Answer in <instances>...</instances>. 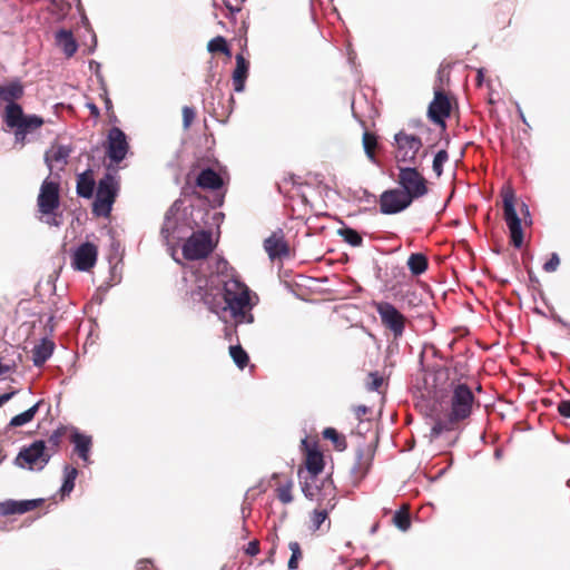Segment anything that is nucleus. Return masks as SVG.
<instances>
[{
	"instance_id": "f257e3e1",
	"label": "nucleus",
	"mask_w": 570,
	"mask_h": 570,
	"mask_svg": "<svg viewBox=\"0 0 570 570\" xmlns=\"http://www.w3.org/2000/svg\"><path fill=\"white\" fill-rule=\"evenodd\" d=\"M228 263L225 259L218 262V273L209 278H197L196 286L190 291L194 302H203L210 312L218 314L229 309L237 324H250L254 322L249 313V288L235 275L225 274Z\"/></svg>"
},
{
	"instance_id": "f03ea898",
	"label": "nucleus",
	"mask_w": 570,
	"mask_h": 570,
	"mask_svg": "<svg viewBox=\"0 0 570 570\" xmlns=\"http://www.w3.org/2000/svg\"><path fill=\"white\" fill-rule=\"evenodd\" d=\"M474 401V394L465 383L454 385L450 399V411L435 420L430 432L431 439H438L444 431H452L459 422L466 420L472 413Z\"/></svg>"
},
{
	"instance_id": "7ed1b4c3",
	"label": "nucleus",
	"mask_w": 570,
	"mask_h": 570,
	"mask_svg": "<svg viewBox=\"0 0 570 570\" xmlns=\"http://www.w3.org/2000/svg\"><path fill=\"white\" fill-rule=\"evenodd\" d=\"M324 469L323 454L317 450H309L306 455V471H298L302 492L306 499L314 501L321 500L317 495H332L336 488L333 480L327 476L323 480L318 479V474Z\"/></svg>"
},
{
	"instance_id": "20e7f679",
	"label": "nucleus",
	"mask_w": 570,
	"mask_h": 570,
	"mask_svg": "<svg viewBox=\"0 0 570 570\" xmlns=\"http://www.w3.org/2000/svg\"><path fill=\"white\" fill-rule=\"evenodd\" d=\"M180 199L174 202L165 215L164 224L161 226L160 235L165 244L175 249L176 245L185 240L197 226L191 217V210L183 208Z\"/></svg>"
},
{
	"instance_id": "39448f33",
	"label": "nucleus",
	"mask_w": 570,
	"mask_h": 570,
	"mask_svg": "<svg viewBox=\"0 0 570 570\" xmlns=\"http://www.w3.org/2000/svg\"><path fill=\"white\" fill-rule=\"evenodd\" d=\"M3 121L13 131L14 145L22 148L31 140L33 134L45 124L38 115H26L21 106H11L4 110Z\"/></svg>"
},
{
	"instance_id": "423d86ee",
	"label": "nucleus",
	"mask_w": 570,
	"mask_h": 570,
	"mask_svg": "<svg viewBox=\"0 0 570 570\" xmlns=\"http://www.w3.org/2000/svg\"><path fill=\"white\" fill-rule=\"evenodd\" d=\"M39 212L43 216V222L50 226L59 227L61 225V214H58L60 206L59 184L45 179L40 186L37 198Z\"/></svg>"
},
{
	"instance_id": "0eeeda50",
	"label": "nucleus",
	"mask_w": 570,
	"mask_h": 570,
	"mask_svg": "<svg viewBox=\"0 0 570 570\" xmlns=\"http://www.w3.org/2000/svg\"><path fill=\"white\" fill-rule=\"evenodd\" d=\"M51 454L47 451L43 440H36L20 449L14 459V465L30 471H41L49 463Z\"/></svg>"
},
{
	"instance_id": "6e6552de",
	"label": "nucleus",
	"mask_w": 570,
	"mask_h": 570,
	"mask_svg": "<svg viewBox=\"0 0 570 570\" xmlns=\"http://www.w3.org/2000/svg\"><path fill=\"white\" fill-rule=\"evenodd\" d=\"M397 184L403 193H406L411 200L423 197L428 194L426 179L417 170L415 165L409 167L399 166Z\"/></svg>"
},
{
	"instance_id": "1a4fd4ad",
	"label": "nucleus",
	"mask_w": 570,
	"mask_h": 570,
	"mask_svg": "<svg viewBox=\"0 0 570 570\" xmlns=\"http://www.w3.org/2000/svg\"><path fill=\"white\" fill-rule=\"evenodd\" d=\"M214 249L212 233L207 230L193 232L183 245V255L188 261L207 257Z\"/></svg>"
},
{
	"instance_id": "9d476101",
	"label": "nucleus",
	"mask_w": 570,
	"mask_h": 570,
	"mask_svg": "<svg viewBox=\"0 0 570 570\" xmlns=\"http://www.w3.org/2000/svg\"><path fill=\"white\" fill-rule=\"evenodd\" d=\"M396 145L395 159L397 163L417 165V154L423 146L420 137L401 130L394 135Z\"/></svg>"
},
{
	"instance_id": "9b49d317",
	"label": "nucleus",
	"mask_w": 570,
	"mask_h": 570,
	"mask_svg": "<svg viewBox=\"0 0 570 570\" xmlns=\"http://www.w3.org/2000/svg\"><path fill=\"white\" fill-rule=\"evenodd\" d=\"M503 216L510 232L511 243L515 248L523 245V230L521 218L514 207L513 191L505 193L503 197Z\"/></svg>"
},
{
	"instance_id": "f8f14e48",
	"label": "nucleus",
	"mask_w": 570,
	"mask_h": 570,
	"mask_svg": "<svg viewBox=\"0 0 570 570\" xmlns=\"http://www.w3.org/2000/svg\"><path fill=\"white\" fill-rule=\"evenodd\" d=\"M375 309L381 317L382 324L393 333L394 337L403 335L405 317L393 304L379 302L375 303Z\"/></svg>"
},
{
	"instance_id": "ddd939ff",
	"label": "nucleus",
	"mask_w": 570,
	"mask_h": 570,
	"mask_svg": "<svg viewBox=\"0 0 570 570\" xmlns=\"http://www.w3.org/2000/svg\"><path fill=\"white\" fill-rule=\"evenodd\" d=\"M380 212L384 215L399 214L411 206L413 200L401 191L400 188H392L380 195Z\"/></svg>"
},
{
	"instance_id": "4468645a",
	"label": "nucleus",
	"mask_w": 570,
	"mask_h": 570,
	"mask_svg": "<svg viewBox=\"0 0 570 570\" xmlns=\"http://www.w3.org/2000/svg\"><path fill=\"white\" fill-rule=\"evenodd\" d=\"M107 156L115 163L119 164L125 159L129 145L126 134L118 127H112L108 131Z\"/></svg>"
},
{
	"instance_id": "2eb2a0df",
	"label": "nucleus",
	"mask_w": 570,
	"mask_h": 570,
	"mask_svg": "<svg viewBox=\"0 0 570 570\" xmlns=\"http://www.w3.org/2000/svg\"><path fill=\"white\" fill-rule=\"evenodd\" d=\"M98 249L92 243L80 244L72 254V267L80 272H87L95 266L97 262Z\"/></svg>"
},
{
	"instance_id": "dca6fc26",
	"label": "nucleus",
	"mask_w": 570,
	"mask_h": 570,
	"mask_svg": "<svg viewBox=\"0 0 570 570\" xmlns=\"http://www.w3.org/2000/svg\"><path fill=\"white\" fill-rule=\"evenodd\" d=\"M428 116L434 124L445 126V118L450 116V101L442 91L434 92V99L429 105Z\"/></svg>"
},
{
	"instance_id": "f3484780",
	"label": "nucleus",
	"mask_w": 570,
	"mask_h": 570,
	"mask_svg": "<svg viewBox=\"0 0 570 570\" xmlns=\"http://www.w3.org/2000/svg\"><path fill=\"white\" fill-rule=\"evenodd\" d=\"M43 499L6 500L0 502V515L22 514L41 505Z\"/></svg>"
},
{
	"instance_id": "a211bd4d",
	"label": "nucleus",
	"mask_w": 570,
	"mask_h": 570,
	"mask_svg": "<svg viewBox=\"0 0 570 570\" xmlns=\"http://www.w3.org/2000/svg\"><path fill=\"white\" fill-rule=\"evenodd\" d=\"M264 249L266 250L268 257L272 261L276 258H282L289 254V248L284 239V234L282 229L274 232L264 240Z\"/></svg>"
},
{
	"instance_id": "6ab92c4d",
	"label": "nucleus",
	"mask_w": 570,
	"mask_h": 570,
	"mask_svg": "<svg viewBox=\"0 0 570 570\" xmlns=\"http://www.w3.org/2000/svg\"><path fill=\"white\" fill-rule=\"evenodd\" d=\"M23 94V85L18 79L0 83V100L6 102L4 110H9L11 106H20L17 100H19Z\"/></svg>"
},
{
	"instance_id": "aec40b11",
	"label": "nucleus",
	"mask_w": 570,
	"mask_h": 570,
	"mask_svg": "<svg viewBox=\"0 0 570 570\" xmlns=\"http://www.w3.org/2000/svg\"><path fill=\"white\" fill-rule=\"evenodd\" d=\"M321 500H316L321 509H315L312 517V522L315 529H320L322 523L327 519L328 512L336 505V491L332 495L323 499V495H317Z\"/></svg>"
},
{
	"instance_id": "412c9836",
	"label": "nucleus",
	"mask_w": 570,
	"mask_h": 570,
	"mask_svg": "<svg viewBox=\"0 0 570 570\" xmlns=\"http://www.w3.org/2000/svg\"><path fill=\"white\" fill-rule=\"evenodd\" d=\"M249 63L238 53L236 56V67L233 72V85L236 92H242L245 89V82L248 76Z\"/></svg>"
},
{
	"instance_id": "4be33fe9",
	"label": "nucleus",
	"mask_w": 570,
	"mask_h": 570,
	"mask_svg": "<svg viewBox=\"0 0 570 570\" xmlns=\"http://www.w3.org/2000/svg\"><path fill=\"white\" fill-rule=\"evenodd\" d=\"M55 343L49 338H42L41 342L32 348V363L36 367L42 366L52 355Z\"/></svg>"
},
{
	"instance_id": "5701e85b",
	"label": "nucleus",
	"mask_w": 570,
	"mask_h": 570,
	"mask_svg": "<svg viewBox=\"0 0 570 570\" xmlns=\"http://www.w3.org/2000/svg\"><path fill=\"white\" fill-rule=\"evenodd\" d=\"M118 191V183L107 173L98 183L96 196L115 202Z\"/></svg>"
},
{
	"instance_id": "b1692460",
	"label": "nucleus",
	"mask_w": 570,
	"mask_h": 570,
	"mask_svg": "<svg viewBox=\"0 0 570 570\" xmlns=\"http://www.w3.org/2000/svg\"><path fill=\"white\" fill-rule=\"evenodd\" d=\"M71 442L79 458L85 462H89V453L92 444L91 436L75 431L71 435Z\"/></svg>"
},
{
	"instance_id": "393cba45",
	"label": "nucleus",
	"mask_w": 570,
	"mask_h": 570,
	"mask_svg": "<svg viewBox=\"0 0 570 570\" xmlns=\"http://www.w3.org/2000/svg\"><path fill=\"white\" fill-rule=\"evenodd\" d=\"M77 194L82 198H91L95 190V179L92 171L87 169L77 177Z\"/></svg>"
},
{
	"instance_id": "a878e982",
	"label": "nucleus",
	"mask_w": 570,
	"mask_h": 570,
	"mask_svg": "<svg viewBox=\"0 0 570 570\" xmlns=\"http://www.w3.org/2000/svg\"><path fill=\"white\" fill-rule=\"evenodd\" d=\"M197 185L205 189H218L223 185V179L214 169L205 168L197 176Z\"/></svg>"
},
{
	"instance_id": "bb28decb",
	"label": "nucleus",
	"mask_w": 570,
	"mask_h": 570,
	"mask_svg": "<svg viewBox=\"0 0 570 570\" xmlns=\"http://www.w3.org/2000/svg\"><path fill=\"white\" fill-rule=\"evenodd\" d=\"M56 41L59 47H61L63 53L67 57H72L77 49L78 45L72 36V32L67 29H60L56 32Z\"/></svg>"
},
{
	"instance_id": "cd10ccee",
	"label": "nucleus",
	"mask_w": 570,
	"mask_h": 570,
	"mask_svg": "<svg viewBox=\"0 0 570 570\" xmlns=\"http://www.w3.org/2000/svg\"><path fill=\"white\" fill-rule=\"evenodd\" d=\"M42 403L43 401L40 400L24 412L11 417L9 425L12 428H18L31 422Z\"/></svg>"
},
{
	"instance_id": "c85d7f7f",
	"label": "nucleus",
	"mask_w": 570,
	"mask_h": 570,
	"mask_svg": "<svg viewBox=\"0 0 570 570\" xmlns=\"http://www.w3.org/2000/svg\"><path fill=\"white\" fill-rule=\"evenodd\" d=\"M71 153V148L66 145H60L53 148L51 151H47L45 156V160L48 164L49 168H51L50 161H56L59 164H67V159Z\"/></svg>"
},
{
	"instance_id": "c756f323",
	"label": "nucleus",
	"mask_w": 570,
	"mask_h": 570,
	"mask_svg": "<svg viewBox=\"0 0 570 570\" xmlns=\"http://www.w3.org/2000/svg\"><path fill=\"white\" fill-rule=\"evenodd\" d=\"M78 475V470L71 465H65L63 468V482L60 488L62 497L69 495L75 488V481Z\"/></svg>"
},
{
	"instance_id": "7c9ffc66",
	"label": "nucleus",
	"mask_w": 570,
	"mask_h": 570,
	"mask_svg": "<svg viewBox=\"0 0 570 570\" xmlns=\"http://www.w3.org/2000/svg\"><path fill=\"white\" fill-rule=\"evenodd\" d=\"M407 266L413 275H421L428 269V259L421 253H413L407 259Z\"/></svg>"
},
{
	"instance_id": "2f4dec72",
	"label": "nucleus",
	"mask_w": 570,
	"mask_h": 570,
	"mask_svg": "<svg viewBox=\"0 0 570 570\" xmlns=\"http://www.w3.org/2000/svg\"><path fill=\"white\" fill-rule=\"evenodd\" d=\"M337 234L351 246L358 247L363 244L361 234L354 228L344 226L337 230Z\"/></svg>"
},
{
	"instance_id": "473e14b6",
	"label": "nucleus",
	"mask_w": 570,
	"mask_h": 570,
	"mask_svg": "<svg viewBox=\"0 0 570 570\" xmlns=\"http://www.w3.org/2000/svg\"><path fill=\"white\" fill-rule=\"evenodd\" d=\"M229 354L238 368L243 370L248 364V354L240 345L229 346Z\"/></svg>"
},
{
	"instance_id": "72a5a7b5",
	"label": "nucleus",
	"mask_w": 570,
	"mask_h": 570,
	"mask_svg": "<svg viewBox=\"0 0 570 570\" xmlns=\"http://www.w3.org/2000/svg\"><path fill=\"white\" fill-rule=\"evenodd\" d=\"M114 203L115 202H112L110 199H106V198L96 196V198L94 200V205H92V212L97 216L106 217L110 214Z\"/></svg>"
},
{
	"instance_id": "f704fd0d",
	"label": "nucleus",
	"mask_w": 570,
	"mask_h": 570,
	"mask_svg": "<svg viewBox=\"0 0 570 570\" xmlns=\"http://www.w3.org/2000/svg\"><path fill=\"white\" fill-rule=\"evenodd\" d=\"M377 146L376 137L367 131L363 134V148L367 156V158L372 161H375L374 150Z\"/></svg>"
},
{
	"instance_id": "c9c22d12",
	"label": "nucleus",
	"mask_w": 570,
	"mask_h": 570,
	"mask_svg": "<svg viewBox=\"0 0 570 570\" xmlns=\"http://www.w3.org/2000/svg\"><path fill=\"white\" fill-rule=\"evenodd\" d=\"M207 49L209 52H223L227 56L230 55L226 39L222 36H217L214 39H212L207 45Z\"/></svg>"
},
{
	"instance_id": "e433bc0d",
	"label": "nucleus",
	"mask_w": 570,
	"mask_h": 570,
	"mask_svg": "<svg viewBox=\"0 0 570 570\" xmlns=\"http://www.w3.org/2000/svg\"><path fill=\"white\" fill-rule=\"evenodd\" d=\"M323 436L326 440H331L338 450H343L346 446L345 439L342 438L334 428H326L323 431Z\"/></svg>"
},
{
	"instance_id": "4c0bfd02",
	"label": "nucleus",
	"mask_w": 570,
	"mask_h": 570,
	"mask_svg": "<svg viewBox=\"0 0 570 570\" xmlns=\"http://www.w3.org/2000/svg\"><path fill=\"white\" fill-rule=\"evenodd\" d=\"M449 158V155H448V151L442 149V150H439L435 156H434V159H433V164H432V168H433V171L435 173V175L438 177H440L443 173V165L446 163Z\"/></svg>"
},
{
	"instance_id": "58836bf2",
	"label": "nucleus",
	"mask_w": 570,
	"mask_h": 570,
	"mask_svg": "<svg viewBox=\"0 0 570 570\" xmlns=\"http://www.w3.org/2000/svg\"><path fill=\"white\" fill-rule=\"evenodd\" d=\"M288 549L291 550L292 554L287 566L288 569L294 570L297 568L298 559L302 557L299 543L296 541H291L288 543Z\"/></svg>"
},
{
	"instance_id": "ea45409f",
	"label": "nucleus",
	"mask_w": 570,
	"mask_h": 570,
	"mask_svg": "<svg viewBox=\"0 0 570 570\" xmlns=\"http://www.w3.org/2000/svg\"><path fill=\"white\" fill-rule=\"evenodd\" d=\"M394 524L401 530L406 531L411 525L410 517L407 513L402 511H396L393 517Z\"/></svg>"
},
{
	"instance_id": "a19ab883",
	"label": "nucleus",
	"mask_w": 570,
	"mask_h": 570,
	"mask_svg": "<svg viewBox=\"0 0 570 570\" xmlns=\"http://www.w3.org/2000/svg\"><path fill=\"white\" fill-rule=\"evenodd\" d=\"M383 384V377L377 372H371L368 374V381L366 383V389L368 391H380V387Z\"/></svg>"
},
{
	"instance_id": "79ce46f5",
	"label": "nucleus",
	"mask_w": 570,
	"mask_h": 570,
	"mask_svg": "<svg viewBox=\"0 0 570 570\" xmlns=\"http://www.w3.org/2000/svg\"><path fill=\"white\" fill-rule=\"evenodd\" d=\"M291 488H292V483L288 482L287 484L277 489V498L284 504H288L293 501Z\"/></svg>"
},
{
	"instance_id": "37998d69",
	"label": "nucleus",
	"mask_w": 570,
	"mask_h": 570,
	"mask_svg": "<svg viewBox=\"0 0 570 570\" xmlns=\"http://www.w3.org/2000/svg\"><path fill=\"white\" fill-rule=\"evenodd\" d=\"M195 118V110L191 107L185 106L183 108V126L185 129L189 128Z\"/></svg>"
},
{
	"instance_id": "c03bdc74",
	"label": "nucleus",
	"mask_w": 570,
	"mask_h": 570,
	"mask_svg": "<svg viewBox=\"0 0 570 570\" xmlns=\"http://www.w3.org/2000/svg\"><path fill=\"white\" fill-rule=\"evenodd\" d=\"M560 265V258L557 253H553L549 261H547L543 265V269L547 273H553L557 271L558 266Z\"/></svg>"
},
{
	"instance_id": "a18cd8bd",
	"label": "nucleus",
	"mask_w": 570,
	"mask_h": 570,
	"mask_svg": "<svg viewBox=\"0 0 570 570\" xmlns=\"http://www.w3.org/2000/svg\"><path fill=\"white\" fill-rule=\"evenodd\" d=\"M559 413L564 417H570V400L561 401L558 405Z\"/></svg>"
},
{
	"instance_id": "49530a36",
	"label": "nucleus",
	"mask_w": 570,
	"mask_h": 570,
	"mask_svg": "<svg viewBox=\"0 0 570 570\" xmlns=\"http://www.w3.org/2000/svg\"><path fill=\"white\" fill-rule=\"evenodd\" d=\"M259 552V543L257 541H250L247 544L246 553L248 556H256Z\"/></svg>"
},
{
	"instance_id": "de8ad7c7",
	"label": "nucleus",
	"mask_w": 570,
	"mask_h": 570,
	"mask_svg": "<svg viewBox=\"0 0 570 570\" xmlns=\"http://www.w3.org/2000/svg\"><path fill=\"white\" fill-rule=\"evenodd\" d=\"M16 394V391H11V392H8V393H3V394H0V407L7 403L8 401H10L13 395Z\"/></svg>"
},
{
	"instance_id": "09e8293b",
	"label": "nucleus",
	"mask_w": 570,
	"mask_h": 570,
	"mask_svg": "<svg viewBox=\"0 0 570 570\" xmlns=\"http://www.w3.org/2000/svg\"><path fill=\"white\" fill-rule=\"evenodd\" d=\"M60 438H61V433L59 430L55 431L50 436H49V442L57 446L59 444V441H60Z\"/></svg>"
},
{
	"instance_id": "8fccbe9b",
	"label": "nucleus",
	"mask_w": 570,
	"mask_h": 570,
	"mask_svg": "<svg viewBox=\"0 0 570 570\" xmlns=\"http://www.w3.org/2000/svg\"><path fill=\"white\" fill-rule=\"evenodd\" d=\"M89 68L92 72H95L97 75V77H100V68H101V65L95 60H91L89 62Z\"/></svg>"
},
{
	"instance_id": "3c124183",
	"label": "nucleus",
	"mask_w": 570,
	"mask_h": 570,
	"mask_svg": "<svg viewBox=\"0 0 570 570\" xmlns=\"http://www.w3.org/2000/svg\"><path fill=\"white\" fill-rule=\"evenodd\" d=\"M521 214L523 216L524 223H527V217H530V209L525 203H522L521 205Z\"/></svg>"
},
{
	"instance_id": "603ef678",
	"label": "nucleus",
	"mask_w": 570,
	"mask_h": 570,
	"mask_svg": "<svg viewBox=\"0 0 570 570\" xmlns=\"http://www.w3.org/2000/svg\"><path fill=\"white\" fill-rule=\"evenodd\" d=\"M226 7H227V9L229 10V12L232 14H235L236 12L240 11V7L239 6H234V4L229 3V2L226 3Z\"/></svg>"
},
{
	"instance_id": "864d4df0",
	"label": "nucleus",
	"mask_w": 570,
	"mask_h": 570,
	"mask_svg": "<svg viewBox=\"0 0 570 570\" xmlns=\"http://www.w3.org/2000/svg\"><path fill=\"white\" fill-rule=\"evenodd\" d=\"M367 410H368V409H367L365 405H358V406L356 407V414H357L358 416H361V415L365 414V413L367 412Z\"/></svg>"
},
{
	"instance_id": "5fc2aeb1",
	"label": "nucleus",
	"mask_w": 570,
	"mask_h": 570,
	"mask_svg": "<svg viewBox=\"0 0 570 570\" xmlns=\"http://www.w3.org/2000/svg\"><path fill=\"white\" fill-rule=\"evenodd\" d=\"M476 80H478V85L482 83V81H483V69H479L478 70Z\"/></svg>"
},
{
	"instance_id": "6e6d98bb",
	"label": "nucleus",
	"mask_w": 570,
	"mask_h": 570,
	"mask_svg": "<svg viewBox=\"0 0 570 570\" xmlns=\"http://www.w3.org/2000/svg\"><path fill=\"white\" fill-rule=\"evenodd\" d=\"M517 109H518V112H519V116H520L521 120H522L524 124H527L525 117H524V115H523V112H522V110H521V108H520L519 104H517Z\"/></svg>"
},
{
	"instance_id": "4d7b16f0",
	"label": "nucleus",
	"mask_w": 570,
	"mask_h": 570,
	"mask_svg": "<svg viewBox=\"0 0 570 570\" xmlns=\"http://www.w3.org/2000/svg\"><path fill=\"white\" fill-rule=\"evenodd\" d=\"M89 108H90V110H91V112H92V114H95V115H98V114H99V110H98V108H97V106H96V105L91 104V105H89Z\"/></svg>"
},
{
	"instance_id": "13d9d810",
	"label": "nucleus",
	"mask_w": 570,
	"mask_h": 570,
	"mask_svg": "<svg viewBox=\"0 0 570 570\" xmlns=\"http://www.w3.org/2000/svg\"><path fill=\"white\" fill-rule=\"evenodd\" d=\"M81 20H82V23L86 26L89 23L88 18L83 13L81 14Z\"/></svg>"
},
{
	"instance_id": "bf43d9fd",
	"label": "nucleus",
	"mask_w": 570,
	"mask_h": 570,
	"mask_svg": "<svg viewBox=\"0 0 570 570\" xmlns=\"http://www.w3.org/2000/svg\"><path fill=\"white\" fill-rule=\"evenodd\" d=\"M494 455L497 459L501 458V455H502L501 450H497Z\"/></svg>"
},
{
	"instance_id": "052dcab7",
	"label": "nucleus",
	"mask_w": 570,
	"mask_h": 570,
	"mask_svg": "<svg viewBox=\"0 0 570 570\" xmlns=\"http://www.w3.org/2000/svg\"><path fill=\"white\" fill-rule=\"evenodd\" d=\"M525 225H531L532 224V218L531 216L530 217H527V223H524Z\"/></svg>"
},
{
	"instance_id": "680f3d73",
	"label": "nucleus",
	"mask_w": 570,
	"mask_h": 570,
	"mask_svg": "<svg viewBox=\"0 0 570 570\" xmlns=\"http://www.w3.org/2000/svg\"><path fill=\"white\" fill-rule=\"evenodd\" d=\"M353 59H354V57H352V55H350L348 60L352 62Z\"/></svg>"
},
{
	"instance_id": "e2e57ef3",
	"label": "nucleus",
	"mask_w": 570,
	"mask_h": 570,
	"mask_svg": "<svg viewBox=\"0 0 570 570\" xmlns=\"http://www.w3.org/2000/svg\"><path fill=\"white\" fill-rule=\"evenodd\" d=\"M78 2H80V1L78 0ZM79 7H80V3H78V8H79Z\"/></svg>"
}]
</instances>
